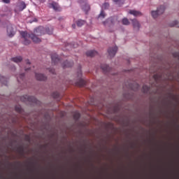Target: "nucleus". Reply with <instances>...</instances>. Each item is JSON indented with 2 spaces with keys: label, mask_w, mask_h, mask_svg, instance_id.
<instances>
[{
  "label": "nucleus",
  "mask_w": 179,
  "mask_h": 179,
  "mask_svg": "<svg viewBox=\"0 0 179 179\" xmlns=\"http://www.w3.org/2000/svg\"><path fill=\"white\" fill-rule=\"evenodd\" d=\"M34 34H29L27 31H21L20 35L24 39L23 44L24 45H29L30 44V40L29 38H31L34 43H41V39H40L37 36H43V34H52V29L50 31V28H44L43 27H39L34 29Z\"/></svg>",
  "instance_id": "1"
},
{
  "label": "nucleus",
  "mask_w": 179,
  "mask_h": 179,
  "mask_svg": "<svg viewBox=\"0 0 179 179\" xmlns=\"http://www.w3.org/2000/svg\"><path fill=\"white\" fill-rule=\"evenodd\" d=\"M117 51H118V48L117 46L109 48L108 50V52L110 57H115V54H117Z\"/></svg>",
  "instance_id": "2"
},
{
  "label": "nucleus",
  "mask_w": 179,
  "mask_h": 179,
  "mask_svg": "<svg viewBox=\"0 0 179 179\" xmlns=\"http://www.w3.org/2000/svg\"><path fill=\"white\" fill-rule=\"evenodd\" d=\"M23 99H24L23 101H30L31 103H37V99H36V97L34 96H29L26 95L25 96H22L21 98V100H23Z\"/></svg>",
  "instance_id": "3"
},
{
  "label": "nucleus",
  "mask_w": 179,
  "mask_h": 179,
  "mask_svg": "<svg viewBox=\"0 0 179 179\" xmlns=\"http://www.w3.org/2000/svg\"><path fill=\"white\" fill-rule=\"evenodd\" d=\"M132 22V25L134 29V30H139V29H141V24L139 23V21H138V20L134 19L131 20Z\"/></svg>",
  "instance_id": "4"
},
{
  "label": "nucleus",
  "mask_w": 179,
  "mask_h": 179,
  "mask_svg": "<svg viewBox=\"0 0 179 179\" xmlns=\"http://www.w3.org/2000/svg\"><path fill=\"white\" fill-rule=\"evenodd\" d=\"M7 34L8 37H13V36H15V31L13 30L12 25H8L7 27Z\"/></svg>",
  "instance_id": "5"
},
{
  "label": "nucleus",
  "mask_w": 179,
  "mask_h": 179,
  "mask_svg": "<svg viewBox=\"0 0 179 179\" xmlns=\"http://www.w3.org/2000/svg\"><path fill=\"white\" fill-rule=\"evenodd\" d=\"M51 58H52V64H54L55 65H57V64H58V62L61 61V59L58 58V55L55 53L51 55Z\"/></svg>",
  "instance_id": "6"
},
{
  "label": "nucleus",
  "mask_w": 179,
  "mask_h": 179,
  "mask_svg": "<svg viewBox=\"0 0 179 179\" xmlns=\"http://www.w3.org/2000/svg\"><path fill=\"white\" fill-rule=\"evenodd\" d=\"M129 13L130 15H133V16H135L136 17H140V16H142V13L139 10H130L129 11Z\"/></svg>",
  "instance_id": "7"
},
{
  "label": "nucleus",
  "mask_w": 179,
  "mask_h": 179,
  "mask_svg": "<svg viewBox=\"0 0 179 179\" xmlns=\"http://www.w3.org/2000/svg\"><path fill=\"white\" fill-rule=\"evenodd\" d=\"M35 78L37 80H47V77L41 73H35Z\"/></svg>",
  "instance_id": "8"
},
{
  "label": "nucleus",
  "mask_w": 179,
  "mask_h": 179,
  "mask_svg": "<svg viewBox=\"0 0 179 179\" xmlns=\"http://www.w3.org/2000/svg\"><path fill=\"white\" fill-rule=\"evenodd\" d=\"M101 68L105 73H107V72H110L111 71V68H110V66H108L107 64H101Z\"/></svg>",
  "instance_id": "9"
},
{
  "label": "nucleus",
  "mask_w": 179,
  "mask_h": 179,
  "mask_svg": "<svg viewBox=\"0 0 179 179\" xmlns=\"http://www.w3.org/2000/svg\"><path fill=\"white\" fill-rule=\"evenodd\" d=\"M86 85V81L85 80L80 78L78 81L76 83V86H78L79 87H83Z\"/></svg>",
  "instance_id": "10"
},
{
  "label": "nucleus",
  "mask_w": 179,
  "mask_h": 179,
  "mask_svg": "<svg viewBox=\"0 0 179 179\" xmlns=\"http://www.w3.org/2000/svg\"><path fill=\"white\" fill-rule=\"evenodd\" d=\"M97 54V51L96 50H89L86 52L87 57H96Z\"/></svg>",
  "instance_id": "11"
},
{
  "label": "nucleus",
  "mask_w": 179,
  "mask_h": 179,
  "mask_svg": "<svg viewBox=\"0 0 179 179\" xmlns=\"http://www.w3.org/2000/svg\"><path fill=\"white\" fill-rule=\"evenodd\" d=\"M11 61H13V62H15L16 64H19V62H22V61H23V58L20 56H18L11 58Z\"/></svg>",
  "instance_id": "12"
},
{
  "label": "nucleus",
  "mask_w": 179,
  "mask_h": 179,
  "mask_svg": "<svg viewBox=\"0 0 179 179\" xmlns=\"http://www.w3.org/2000/svg\"><path fill=\"white\" fill-rule=\"evenodd\" d=\"M73 66V62H64L62 64L63 68H71V66Z\"/></svg>",
  "instance_id": "13"
},
{
  "label": "nucleus",
  "mask_w": 179,
  "mask_h": 179,
  "mask_svg": "<svg viewBox=\"0 0 179 179\" xmlns=\"http://www.w3.org/2000/svg\"><path fill=\"white\" fill-rule=\"evenodd\" d=\"M0 82L2 85H4V86H8V80H6V78L0 76Z\"/></svg>",
  "instance_id": "14"
},
{
  "label": "nucleus",
  "mask_w": 179,
  "mask_h": 179,
  "mask_svg": "<svg viewBox=\"0 0 179 179\" xmlns=\"http://www.w3.org/2000/svg\"><path fill=\"white\" fill-rule=\"evenodd\" d=\"M86 24V21L83 20H78L76 22V24L78 26V27H82V26L85 25Z\"/></svg>",
  "instance_id": "15"
},
{
  "label": "nucleus",
  "mask_w": 179,
  "mask_h": 179,
  "mask_svg": "<svg viewBox=\"0 0 179 179\" xmlns=\"http://www.w3.org/2000/svg\"><path fill=\"white\" fill-rule=\"evenodd\" d=\"M50 8H52L54 10H58V4L55 2H52L50 4Z\"/></svg>",
  "instance_id": "16"
},
{
  "label": "nucleus",
  "mask_w": 179,
  "mask_h": 179,
  "mask_svg": "<svg viewBox=\"0 0 179 179\" xmlns=\"http://www.w3.org/2000/svg\"><path fill=\"white\" fill-rule=\"evenodd\" d=\"M82 9L83 11L85 12V13H87V12L90 10V6H89L88 4H85L84 6H83Z\"/></svg>",
  "instance_id": "17"
},
{
  "label": "nucleus",
  "mask_w": 179,
  "mask_h": 179,
  "mask_svg": "<svg viewBox=\"0 0 179 179\" xmlns=\"http://www.w3.org/2000/svg\"><path fill=\"white\" fill-rule=\"evenodd\" d=\"M18 8L20 9V10H23L24 9H26V3L24 2H20Z\"/></svg>",
  "instance_id": "18"
},
{
  "label": "nucleus",
  "mask_w": 179,
  "mask_h": 179,
  "mask_svg": "<svg viewBox=\"0 0 179 179\" xmlns=\"http://www.w3.org/2000/svg\"><path fill=\"white\" fill-rule=\"evenodd\" d=\"M150 89V88L149 87V86L143 85V88H142V92H143V93H148V92H149Z\"/></svg>",
  "instance_id": "19"
},
{
  "label": "nucleus",
  "mask_w": 179,
  "mask_h": 179,
  "mask_svg": "<svg viewBox=\"0 0 179 179\" xmlns=\"http://www.w3.org/2000/svg\"><path fill=\"white\" fill-rule=\"evenodd\" d=\"M151 16L153 19H157V10L151 11Z\"/></svg>",
  "instance_id": "20"
},
{
  "label": "nucleus",
  "mask_w": 179,
  "mask_h": 179,
  "mask_svg": "<svg viewBox=\"0 0 179 179\" xmlns=\"http://www.w3.org/2000/svg\"><path fill=\"white\" fill-rule=\"evenodd\" d=\"M17 82H20V80H24V73H21L19 76H17Z\"/></svg>",
  "instance_id": "21"
},
{
  "label": "nucleus",
  "mask_w": 179,
  "mask_h": 179,
  "mask_svg": "<svg viewBox=\"0 0 179 179\" xmlns=\"http://www.w3.org/2000/svg\"><path fill=\"white\" fill-rule=\"evenodd\" d=\"M73 118L76 120V121H78V120L80 118V113H79V112L74 113Z\"/></svg>",
  "instance_id": "22"
},
{
  "label": "nucleus",
  "mask_w": 179,
  "mask_h": 179,
  "mask_svg": "<svg viewBox=\"0 0 179 179\" xmlns=\"http://www.w3.org/2000/svg\"><path fill=\"white\" fill-rule=\"evenodd\" d=\"M113 2H115L117 5H122L124 4V2H125L124 0H113Z\"/></svg>",
  "instance_id": "23"
},
{
  "label": "nucleus",
  "mask_w": 179,
  "mask_h": 179,
  "mask_svg": "<svg viewBox=\"0 0 179 179\" xmlns=\"http://www.w3.org/2000/svg\"><path fill=\"white\" fill-rule=\"evenodd\" d=\"M122 24L128 26V24H129V20L127 18H123L122 19Z\"/></svg>",
  "instance_id": "24"
},
{
  "label": "nucleus",
  "mask_w": 179,
  "mask_h": 179,
  "mask_svg": "<svg viewBox=\"0 0 179 179\" xmlns=\"http://www.w3.org/2000/svg\"><path fill=\"white\" fill-rule=\"evenodd\" d=\"M52 97H54V99H58V97H59V93L58 92H53L52 94Z\"/></svg>",
  "instance_id": "25"
},
{
  "label": "nucleus",
  "mask_w": 179,
  "mask_h": 179,
  "mask_svg": "<svg viewBox=\"0 0 179 179\" xmlns=\"http://www.w3.org/2000/svg\"><path fill=\"white\" fill-rule=\"evenodd\" d=\"M18 152L20 153V155H23L24 153V150L23 149V147H20L18 148Z\"/></svg>",
  "instance_id": "26"
},
{
  "label": "nucleus",
  "mask_w": 179,
  "mask_h": 179,
  "mask_svg": "<svg viewBox=\"0 0 179 179\" xmlns=\"http://www.w3.org/2000/svg\"><path fill=\"white\" fill-rule=\"evenodd\" d=\"M15 111H17V113H22V107L20 106H15Z\"/></svg>",
  "instance_id": "27"
},
{
  "label": "nucleus",
  "mask_w": 179,
  "mask_h": 179,
  "mask_svg": "<svg viewBox=\"0 0 179 179\" xmlns=\"http://www.w3.org/2000/svg\"><path fill=\"white\" fill-rule=\"evenodd\" d=\"M110 6V4L108 3H105L103 4V9H108V7Z\"/></svg>",
  "instance_id": "28"
},
{
  "label": "nucleus",
  "mask_w": 179,
  "mask_h": 179,
  "mask_svg": "<svg viewBox=\"0 0 179 179\" xmlns=\"http://www.w3.org/2000/svg\"><path fill=\"white\" fill-rule=\"evenodd\" d=\"M164 9H165L164 6H161L160 9L158 10V13H163L164 12Z\"/></svg>",
  "instance_id": "29"
},
{
  "label": "nucleus",
  "mask_w": 179,
  "mask_h": 179,
  "mask_svg": "<svg viewBox=\"0 0 179 179\" xmlns=\"http://www.w3.org/2000/svg\"><path fill=\"white\" fill-rule=\"evenodd\" d=\"M108 20L109 22H110V23H111L112 24H114V23L115 22L116 19H115V18L110 17V18H109Z\"/></svg>",
  "instance_id": "30"
},
{
  "label": "nucleus",
  "mask_w": 179,
  "mask_h": 179,
  "mask_svg": "<svg viewBox=\"0 0 179 179\" xmlns=\"http://www.w3.org/2000/svg\"><path fill=\"white\" fill-rule=\"evenodd\" d=\"M106 17V14L104 13V11H101L99 14V17H103L104 18Z\"/></svg>",
  "instance_id": "31"
},
{
  "label": "nucleus",
  "mask_w": 179,
  "mask_h": 179,
  "mask_svg": "<svg viewBox=\"0 0 179 179\" xmlns=\"http://www.w3.org/2000/svg\"><path fill=\"white\" fill-rule=\"evenodd\" d=\"M130 89H131V90H138V89H139V85H136V89L130 86Z\"/></svg>",
  "instance_id": "32"
},
{
  "label": "nucleus",
  "mask_w": 179,
  "mask_h": 179,
  "mask_svg": "<svg viewBox=\"0 0 179 179\" xmlns=\"http://www.w3.org/2000/svg\"><path fill=\"white\" fill-rule=\"evenodd\" d=\"M78 76L82 78V71L80 69L78 71Z\"/></svg>",
  "instance_id": "33"
},
{
  "label": "nucleus",
  "mask_w": 179,
  "mask_h": 179,
  "mask_svg": "<svg viewBox=\"0 0 179 179\" xmlns=\"http://www.w3.org/2000/svg\"><path fill=\"white\" fill-rule=\"evenodd\" d=\"M49 72H50V73H55V69H50V70H49Z\"/></svg>",
  "instance_id": "34"
},
{
  "label": "nucleus",
  "mask_w": 179,
  "mask_h": 179,
  "mask_svg": "<svg viewBox=\"0 0 179 179\" xmlns=\"http://www.w3.org/2000/svg\"><path fill=\"white\" fill-rule=\"evenodd\" d=\"M2 1H3L4 3H10V0H2Z\"/></svg>",
  "instance_id": "35"
},
{
  "label": "nucleus",
  "mask_w": 179,
  "mask_h": 179,
  "mask_svg": "<svg viewBox=\"0 0 179 179\" xmlns=\"http://www.w3.org/2000/svg\"><path fill=\"white\" fill-rule=\"evenodd\" d=\"M72 28L73 29H76V24H72Z\"/></svg>",
  "instance_id": "36"
},
{
  "label": "nucleus",
  "mask_w": 179,
  "mask_h": 179,
  "mask_svg": "<svg viewBox=\"0 0 179 179\" xmlns=\"http://www.w3.org/2000/svg\"><path fill=\"white\" fill-rule=\"evenodd\" d=\"M27 65H30V62H29V60H27Z\"/></svg>",
  "instance_id": "37"
},
{
  "label": "nucleus",
  "mask_w": 179,
  "mask_h": 179,
  "mask_svg": "<svg viewBox=\"0 0 179 179\" xmlns=\"http://www.w3.org/2000/svg\"><path fill=\"white\" fill-rule=\"evenodd\" d=\"M154 78H155V80H156V74L154 75Z\"/></svg>",
  "instance_id": "38"
},
{
  "label": "nucleus",
  "mask_w": 179,
  "mask_h": 179,
  "mask_svg": "<svg viewBox=\"0 0 179 179\" xmlns=\"http://www.w3.org/2000/svg\"><path fill=\"white\" fill-rule=\"evenodd\" d=\"M76 47H78V45H76V46L74 45V48H76Z\"/></svg>",
  "instance_id": "39"
},
{
  "label": "nucleus",
  "mask_w": 179,
  "mask_h": 179,
  "mask_svg": "<svg viewBox=\"0 0 179 179\" xmlns=\"http://www.w3.org/2000/svg\"><path fill=\"white\" fill-rule=\"evenodd\" d=\"M25 71H29V69H24Z\"/></svg>",
  "instance_id": "40"
},
{
  "label": "nucleus",
  "mask_w": 179,
  "mask_h": 179,
  "mask_svg": "<svg viewBox=\"0 0 179 179\" xmlns=\"http://www.w3.org/2000/svg\"><path fill=\"white\" fill-rule=\"evenodd\" d=\"M175 24H177V22H175Z\"/></svg>",
  "instance_id": "41"
},
{
  "label": "nucleus",
  "mask_w": 179,
  "mask_h": 179,
  "mask_svg": "<svg viewBox=\"0 0 179 179\" xmlns=\"http://www.w3.org/2000/svg\"><path fill=\"white\" fill-rule=\"evenodd\" d=\"M103 24H106V22H103Z\"/></svg>",
  "instance_id": "42"
}]
</instances>
